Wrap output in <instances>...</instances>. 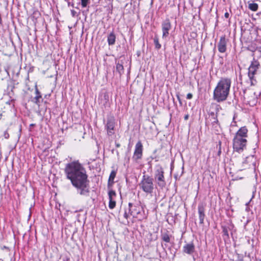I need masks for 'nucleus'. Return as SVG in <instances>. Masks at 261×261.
Listing matches in <instances>:
<instances>
[{
    "mask_svg": "<svg viewBox=\"0 0 261 261\" xmlns=\"http://www.w3.org/2000/svg\"><path fill=\"white\" fill-rule=\"evenodd\" d=\"M65 173L67 179L81 195H87L89 192V181L85 168L79 162L74 161L66 164Z\"/></svg>",
    "mask_w": 261,
    "mask_h": 261,
    "instance_id": "f257e3e1",
    "label": "nucleus"
},
{
    "mask_svg": "<svg viewBox=\"0 0 261 261\" xmlns=\"http://www.w3.org/2000/svg\"><path fill=\"white\" fill-rule=\"evenodd\" d=\"M231 81L229 78H221L213 92V98L218 102L225 100L229 93Z\"/></svg>",
    "mask_w": 261,
    "mask_h": 261,
    "instance_id": "f03ea898",
    "label": "nucleus"
},
{
    "mask_svg": "<svg viewBox=\"0 0 261 261\" xmlns=\"http://www.w3.org/2000/svg\"><path fill=\"white\" fill-rule=\"evenodd\" d=\"M248 132V129L246 126H242L235 134L232 143L234 151L241 153L246 149Z\"/></svg>",
    "mask_w": 261,
    "mask_h": 261,
    "instance_id": "7ed1b4c3",
    "label": "nucleus"
},
{
    "mask_svg": "<svg viewBox=\"0 0 261 261\" xmlns=\"http://www.w3.org/2000/svg\"><path fill=\"white\" fill-rule=\"evenodd\" d=\"M260 67V65L258 61L253 58L249 66L248 71V76L250 80L251 86H254L257 83L254 75L256 74Z\"/></svg>",
    "mask_w": 261,
    "mask_h": 261,
    "instance_id": "20e7f679",
    "label": "nucleus"
},
{
    "mask_svg": "<svg viewBox=\"0 0 261 261\" xmlns=\"http://www.w3.org/2000/svg\"><path fill=\"white\" fill-rule=\"evenodd\" d=\"M139 186L140 188L146 194H151L154 189L153 178L149 176L144 175Z\"/></svg>",
    "mask_w": 261,
    "mask_h": 261,
    "instance_id": "39448f33",
    "label": "nucleus"
},
{
    "mask_svg": "<svg viewBox=\"0 0 261 261\" xmlns=\"http://www.w3.org/2000/svg\"><path fill=\"white\" fill-rule=\"evenodd\" d=\"M128 210L130 215L133 217L137 218L140 221L143 219L144 211L139 204L129 203Z\"/></svg>",
    "mask_w": 261,
    "mask_h": 261,
    "instance_id": "423d86ee",
    "label": "nucleus"
},
{
    "mask_svg": "<svg viewBox=\"0 0 261 261\" xmlns=\"http://www.w3.org/2000/svg\"><path fill=\"white\" fill-rule=\"evenodd\" d=\"M164 173L163 169L162 167H160L156 170L154 176L158 185L162 189L166 186Z\"/></svg>",
    "mask_w": 261,
    "mask_h": 261,
    "instance_id": "0eeeda50",
    "label": "nucleus"
},
{
    "mask_svg": "<svg viewBox=\"0 0 261 261\" xmlns=\"http://www.w3.org/2000/svg\"><path fill=\"white\" fill-rule=\"evenodd\" d=\"M143 155V145L140 141H139L135 145L133 159L137 161L142 158Z\"/></svg>",
    "mask_w": 261,
    "mask_h": 261,
    "instance_id": "6e6552de",
    "label": "nucleus"
},
{
    "mask_svg": "<svg viewBox=\"0 0 261 261\" xmlns=\"http://www.w3.org/2000/svg\"><path fill=\"white\" fill-rule=\"evenodd\" d=\"M115 125V119L113 117L110 118L108 119L106 125V129H107V134L109 136H112L115 134L114 127Z\"/></svg>",
    "mask_w": 261,
    "mask_h": 261,
    "instance_id": "1a4fd4ad",
    "label": "nucleus"
},
{
    "mask_svg": "<svg viewBox=\"0 0 261 261\" xmlns=\"http://www.w3.org/2000/svg\"><path fill=\"white\" fill-rule=\"evenodd\" d=\"M227 42L228 40L225 36L220 37L217 45L218 49L220 53H224L226 51Z\"/></svg>",
    "mask_w": 261,
    "mask_h": 261,
    "instance_id": "9d476101",
    "label": "nucleus"
},
{
    "mask_svg": "<svg viewBox=\"0 0 261 261\" xmlns=\"http://www.w3.org/2000/svg\"><path fill=\"white\" fill-rule=\"evenodd\" d=\"M171 28V24L170 20L167 19H166L162 24V30L163 32V38H165L168 37L169 34V31Z\"/></svg>",
    "mask_w": 261,
    "mask_h": 261,
    "instance_id": "9b49d317",
    "label": "nucleus"
},
{
    "mask_svg": "<svg viewBox=\"0 0 261 261\" xmlns=\"http://www.w3.org/2000/svg\"><path fill=\"white\" fill-rule=\"evenodd\" d=\"M109 195V207L110 209H113L116 206L115 198L116 197V192L113 190H110L108 193Z\"/></svg>",
    "mask_w": 261,
    "mask_h": 261,
    "instance_id": "f8f14e48",
    "label": "nucleus"
},
{
    "mask_svg": "<svg viewBox=\"0 0 261 261\" xmlns=\"http://www.w3.org/2000/svg\"><path fill=\"white\" fill-rule=\"evenodd\" d=\"M195 247L193 243L191 242L183 246L182 251L184 253L191 255L195 251Z\"/></svg>",
    "mask_w": 261,
    "mask_h": 261,
    "instance_id": "ddd939ff",
    "label": "nucleus"
},
{
    "mask_svg": "<svg viewBox=\"0 0 261 261\" xmlns=\"http://www.w3.org/2000/svg\"><path fill=\"white\" fill-rule=\"evenodd\" d=\"M199 222L203 224L205 217L204 207L202 205H199L198 207Z\"/></svg>",
    "mask_w": 261,
    "mask_h": 261,
    "instance_id": "4468645a",
    "label": "nucleus"
},
{
    "mask_svg": "<svg viewBox=\"0 0 261 261\" xmlns=\"http://www.w3.org/2000/svg\"><path fill=\"white\" fill-rule=\"evenodd\" d=\"M116 41V36L114 32H111L108 36V42L109 45H112L115 44Z\"/></svg>",
    "mask_w": 261,
    "mask_h": 261,
    "instance_id": "2eb2a0df",
    "label": "nucleus"
},
{
    "mask_svg": "<svg viewBox=\"0 0 261 261\" xmlns=\"http://www.w3.org/2000/svg\"><path fill=\"white\" fill-rule=\"evenodd\" d=\"M254 160V156H250L247 157L245 161L243 162V164H248V166H244V167H250L251 165L254 166V162H253Z\"/></svg>",
    "mask_w": 261,
    "mask_h": 261,
    "instance_id": "dca6fc26",
    "label": "nucleus"
},
{
    "mask_svg": "<svg viewBox=\"0 0 261 261\" xmlns=\"http://www.w3.org/2000/svg\"><path fill=\"white\" fill-rule=\"evenodd\" d=\"M161 239L164 242L166 243H170L171 236L169 235V232L166 231V232L162 233Z\"/></svg>",
    "mask_w": 261,
    "mask_h": 261,
    "instance_id": "f3484780",
    "label": "nucleus"
},
{
    "mask_svg": "<svg viewBox=\"0 0 261 261\" xmlns=\"http://www.w3.org/2000/svg\"><path fill=\"white\" fill-rule=\"evenodd\" d=\"M116 175V172L114 170L111 171L108 180V186H112L114 181V180Z\"/></svg>",
    "mask_w": 261,
    "mask_h": 261,
    "instance_id": "a211bd4d",
    "label": "nucleus"
},
{
    "mask_svg": "<svg viewBox=\"0 0 261 261\" xmlns=\"http://www.w3.org/2000/svg\"><path fill=\"white\" fill-rule=\"evenodd\" d=\"M248 8L253 11H256L258 9V5L256 3H251L250 2H248Z\"/></svg>",
    "mask_w": 261,
    "mask_h": 261,
    "instance_id": "6ab92c4d",
    "label": "nucleus"
},
{
    "mask_svg": "<svg viewBox=\"0 0 261 261\" xmlns=\"http://www.w3.org/2000/svg\"><path fill=\"white\" fill-rule=\"evenodd\" d=\"M116 69L117 71H118L120 74H121L122 73H123L124 68L122 64L117 63L116 64Z\"/></svg>",
    "mask_w": 261,
    "mask_h": 261,
    "instance_id": "aec40b11",
    "label": "nucleus"
},
{
    "mask_svg": "<svg viewBox=\"0 0 261 261\" xmlns=\"http://www.w3.org/2000/svg\"><path fill=\"white\" fill-rule=\"evenodd\" d=\"M155 47L157 49H159L161 47V45L160 44L159 41V38L157 36H155L153 39Z\"/></svg>",
    "mask_w": 261,
    "mask_h": 261,
    "instance_id": "412c9836",
    "label": "nucleus"
},
{
    "mask_svg": "<svg viewBox=\"0 0 261 261\" xmlns=\"http://www.w3.org/2000/svg\"><path fill=\"white\" fill-rule=\"evenodd\" d=\"M82 8H86L90 3V0H80Z\"/></svg>",
    "mask_w": 261,
    "mask_h": 261,
    "instance_id": "4be33fe9",
    "label": "nucleus"
},
{
    "mask_svg": "<svg viewBox=\"0 0 261 261\" xmlns=\"http://www.w3.org/2000/svg\"><path fill=\"white\" fill-rule=\"evenodd\" d=\"M36 96L35 99L36 100L35 102L37 103L39 99L41 97V95L37 89H36Z\"/></svg>",
    "mask_w": 261,
    "mask_h": 261,
    "instance_id": "5701e85b",
    "label": "nucleus"
},
{
    "mask_svg": "<svg viewBox=\"0 0 261 261\" xmlns=\"http://www.w3.org/2000/svg\"><path fill=\"white\" fill-rule=\"evenodd\" d=\"M129 215L130 214L129 213V212H127L126 210H125L123 214V217L125 219H127L129 217Z\"/></svg>",
    "mask_w": 261,
    "mask_h": 261,
    "instance_id": "b1692460",
    "label": "nucleus"
},
{
    "mask_svg": "<svg viewBox=\"0 0 261 261\" xmlns=\"http://www.w3.org/2000/svg\"><path fill=\"white\" fill-rule=\"evenodd\" d=\"M193 97L192 94L189 93L187 95V98L188 99H191Z\"/></svg>",
    "mask_w": 261,
    "mask_h": 261,
    "instance_id": "393cba45",
    "label": "nucleus"
},
{
    "mask_svg": "<svg viewBox=\"0 0 261 261\" xmlns=\"http://www.w3.org/2000/svg\"><path fill=\"white\" fill-rule=\"evenodd\" d=\"M223 232L225 235L228 236V233L226 228H223Z\"/></svg>",
    "mask_w": 261,
    "mask_h": 261,
    "instance_id": "a878e982",
    "label": "nucleus"
},
{
    "mask_svg": "<svg viewBox=\"0 0 261 261\" xmlns=\"http://www.w3.org/2000/svg\"><path fill=\"white\" fill-rule=\"evenodd\" d=\"M4 136L6 139H8L9 137V135L8 133L6 131L4 133Z\"/></svg>",
    "mask_w": 261,
    "mask_h": 261,
    "instance_id": "bb28decb",
    "label": "nucleus"
},
{
    "mask_svg": "<svg viewBox=\"0 0 261 261\" xmlns=\"http://www.w3.org/2000/svg\"><path fill=\"white\" fill-rule=\"evenodd\" d=\"M71 15H72V16L73 17H74V16L76 15V11H74V10H72L71 11Z\"/></svg>",
    "mask_w": 261,
    "mask_h": 261,
    "instance_id": "cd10ccee",
    "label": "nucleus"
},
{
    "mask_svg": "<svg viewBox=\"0 0 261 261\" xmlns=\"http://www.w3.org/2000/svg\"><path fill=\"white\" fill-rule=\"evenodd\" d=\"M229 14L228 12H226L225 14H224V16L226 17V18H228L229 17Z\"/></svg>",
    "mask_w": 261,
    "mask_h": 261,
    "instance_id": "c85d7f7f",
    "label": "nucleus"
},
{
    "mask_svg": "<svg viewBox=\"0 0 261 261\" xmlns=\"http://www.w3.org/2000/svg\"><path fill=\"white\" fill-rule=\"evenodd\" d=\"M184 118L185 120H187L189 118V115H185L184 117Z\"/></svg>",
    "mask_w": 261,
    "mask_h": 261,
    "instance_id": "c756f323",
    "label": "nucleus"
},
{
    "mask_svg": "<svg viewBox=\"0 0 261 261\" xmlns=\"http://www.w3.org/2000/svg\"><path fill=\"white\" fill-rule=\"evenodd\" d=\"M116 146L117 147H119L120 145L119 144H116Z\"/></svg>",
    "mask_w": 261,
    "mask_h": 261,
    "instance_id": "7c9ffc66",
    "label": "nucleus"
},
{
    "mask_svg": "<svg viewBox=\"0 0 261 261\" xmlns=\"http://www.w3.org/2000/svg\"><path fill=\"white\" fill-rule=\"evenodd\" d=\"M177 98L179 100H180V98H179V96H177Z\"/></svg>",
    "mask_w": 261,
    "mask_h": 261,
    "instance_id": "2f4dec72",
    "label": "nucleus"
},
{
    "mask_svg": "<svg viewBox=\"0 0 261 261\" xmlns=\"http://www.w3.org/2000/svg\"><path fill=\"white\" fill-rule=\"evenodd\" d=\"M0 261H4L2 259L0 258Z\"/></svg>",
    "mask_w": 261,
    "mask_h": 261,
    "instance_id": "473e14b6",
    "label": "nucleus"
}]
</instances>
